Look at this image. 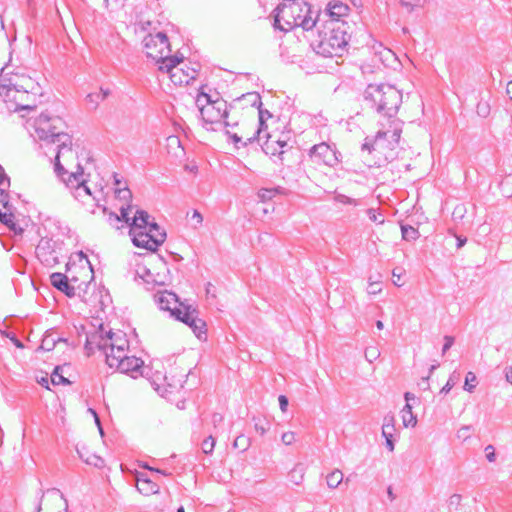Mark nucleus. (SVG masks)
<instances>
[{
  "label": "nucleus",
  "mask_w": 512,
  "mask_h": 512,
  "mask_svg": "<svg viewBox=\"0 0 512 512\" xmlns=\"http://www.w3.org/2000/svg\"><path fill=\"white\" fill-rule=\"evenodd\" d=\"M364 97L389 121L388 129L379 130L374 140L367 138L362 145V150L373 156L372 159H365L366 165L381 167L394 158V150L400 139L402 124L394 117L402 102V94L390 84H369Z\"/></svg>",
  "instance_id": "f257e3e1"
},
{
  "label": "nucleus",
  "mask_w": 512,
  "mask_h": 512,
  "mask_svg": "<svg viewBox=\"0 0 512 512\" xmlns=\"http://www.w3.org/2000/svg\"><path fill=\"white\" fill-rule=\"evenodd\" d=\"M85 349L89 355L96 350L102 352L110 368L129 374L132 378L143 375L144 361L128 355L129 341L122 331H105L101 325L99 330L87 333Z\"/></svg>",
  "instance_id": "f03ea898"
},
{
  "label": "nucleus",
  "mask_w": 512,
  "mask_h": 512,
  "mask_svg": "<svg viewBox=\"0 0 512 512\" xmlns=\"http://www.w3.org/2000/svg\"><path fill=\"white\" fill-rule=\"evenodd\" d=\"M57 152L55 156V172L66 187L71 191L75 199L83 204L94 202L96 191L88 186L87 175L77 161V153L71 147L69 141H57Z\"/></svg>",
  "instance_id": "7ed1b4c3"
},
{
  "label": "nucleus",
  "mask_w": 512,
  "mask_h": 512,
  "mask_svg": "<svg viewBox=\"0 0 512 512\" xmlns=\"http://www.w3.org/2000/svg\"><path fill=\"white\" fill-rule=\"evenodd\" d=\"M38 94L39 86L31 77L15 75L0 80V97L10 110H33Z\"/></svg>",
  "instance_id": "20e7f679"
},
{
  "label": "nucleus",
  "mask_w": 512,
  "mask_h": 512,
  "mask_svg": "<svg viewBox=\"0 0 512 512\" xmlns=\"http://www.w3.org/2000/svg\"><path fill=\"white\" fill-rule=\"evenodd\" d=\"M310 6L303 0H283L275 9L274 25L288 32L296 27L309 31L317 26Z\"/></svg>",
  "instance_id": "39448f33"
},
{
  "label": "nucleus",
  "mask_w": 512,
  "mask_h": 512,
  "mask_svg": "<svg viewBox=\"0 0 512 512\" xmlns=\"http://www.w3.org/2000/svg\"><path fill=\"white\" fill-rule=\"evenodd\" d=\"M154 301L161 310L169 312L171 317L189 326L199 339L206 334V323L198 317V311L179 302L175 293L167 290L158 291L154 294Z\"/></svg>",
  "instance_id": "423d86ee"
},
{
  "label": "nucleus",
  "mask_w": 512,
  "mask_h": 512,
  "mask_svg": "<svg viewBox=\"0 0 512 512\" xmlns=\"http://www.w3.org/2000/svg\"><path fill=\"white\" fill-rule=\"evenodd\" d=\"M322 25L323 30H319V40L314 46L316 53L324 57L342 56L350 39L347 24L331 22V25Z\"/></svg>",
  "instance_id": "0eeeda50"
},
{
  "label": "nucleus",
  "mask_w": 512,
  "mask_h": 512,
  "mask_svg": "<svg viewBox=\"0 0 512 512\" xmlns=\"http://www.w3.org/2000/svg\"><path fill=\"white\" fill-rule=\"evenodd\" d=\"M64 129L63 119L48 113H42L37 118L28 121V130L31 136L47 143L69 141V135Z\"/></svg>",
  "instance_id": "6e6552de"
},
{
  "label": "nucleus",
  "mask_w": 512,
  "mask_h": 512,
  "mask_svg": "<svg viewBox=\"0 0 512 512\" xmlns=\"http://www.w3.org/2000/svg\"><path fill=\"white\" fill-rule=\"evenodd\" d=\"M195 102L204 125L211 126L209 129L216 130L215 126L223 124V119L228 115L227 102L218 93L208 94L201 91Z\"/></svg>",
  "instance_id": "1a4fd4ad"
},
{
  "label": "nucleus",
  "mask_w": 512,
  "mask_h": 512,
  "mask_svg": "<svg viewBox=\"0 0 512 512\" xmlns=\"http://www.w3.org/2000/svg\"><path fill=\"white\" fill-rule=\"evenodd\" d=\"M67 274L53 273L50 276L51 284L65 293L68 297L80 296L90 282V272L83 267V277L77 273V265L72 259L67 263Z\"/></svg>",
  "instance_id": "9d476101"
},
{
  "label": "nucleus",
  "mask_w": 512,
  "mask_h": 512,
  "mask_svg": "<svg viewBox=\"0 0 512 512\" xmlns=\"http://www.w3.org/2000/svg\"><path fill=\"white\" fill-rule=\"evenodd\" d=\"M159 70L169 74L170 80L175 85H186L194 80L198 74L196 67H188L183 64V56H172L166 59L164 65H159Z\"/></svg>",
  "instance_id": "9b49d317"
},
{
  "label": "nucleus",
  "mask_w": 512,
  "mask_h": 512,
  "mask_svg": "<svg viewBox=\"0 0 512 512\" xmlns=\"http://www.w3.org/2000/svg\"><path fill=\"white\" fill-rule=\"evenodd\" d=\"M144 49L147 57L153 59L159 65H164L169 56L170 45L166 34L158 32L156 34H149L143 40Z\"/></svg>",
  "instance_id": "f8f14e48"
},
{
  "label": "nucleus",
  "mask_w": 512,
  "mask_h": 512,
  "mask_svg": "<svg viewBox=\"0 0 512 512\" xmlns=\"http://www.w3.org/2000/svg\"><path fill=\"white\" fill-rule=\"evenodd\" d=\"M135 246L155 251L166 238V233L158 225H151L150 230L129 231Z\"/></svg>",
  "instance_id": "ddd939ff"
},
{
  "label": "nucleus",
  "mask_w": 512,
  "mask_h": 512,
  "mask_svg": "<svg viewBox=\"0 0 512 512\" xmlns=\"http://www.w3.org/2000/svg\"><path fill=\"white\" fill-rule=\"evenodd\" d=\"M349 10L348 5L340 1L329 2L326 9L314 18L317 20L316 27L319 29L320 24L331 25V22L345 23L343 18L348 16Z\"/></svg>",
  "instance_id": "4468645a"
},
{
  "label": "nucleus",
  "mask_w": 512,
  "mask_h": 512,
  "mask_svg": "<svg viewBox=\"0 0 512 512\" xmlns=\"http://www.w3.org/2000/svg\"><path fill=\"white\" fill-rule=\"evenodd\" d=\"M309 156L315 163H322L329 167H334L340 162V153L335 146H331L326 142L314 145L309 152Z\"/></svg>",
  "instance_id": "2eb2a0df"
},
{
  "label": "nucleus",
  "mask_w": 512,
  "mask_h": 512,
  "mask_svg": "<svg viewBox=\"0 0 512 512\" xmlns=\"http://www.w3.org/2000/svg\"><path fill=\"white\" fill-rule=\"evenodd\" d=\"M130 211V205L120 207L121 218L129 224V231L150 230L151 225H157V223L150 221V216L146 211L137 210L132 218L129 217Z\"/></svg>",
  "instance_id": "dca6fc26"
},
{
  "label": "nucleus",
  "mask_w": 512,
  "mask_h": 512,
  "mask_svg": "<svg viewBox=\"0 0 512 512\" xmlns=\"http://www.w3.org/2000/svg\"><path fill=\"white\" fill-rule=\"evenodd\" d=\"M271 114L267 110L259 109L258 112V128L251 135L245 134L239 136L237 133H231L227 131V135L232 139L235 144L242 143L244 146L252 143L257 140L258 142L262 141V134L266 131L265 120L270 118Z\"/></svg>",
  "instance_id": "f3484780"
},
{
  "label": "nucleus",
  "mask_w": 512,
  "mask_h": 512,
  "mask_svg": "<svg viewBox=\"0 0 512 512\" xmlns=\"http://www.w3.org/2000/svg\"><path fill=\"white\" fill-rule=\"evenodd\" d=\"M111 91L107 87H100L96 91L88 93L85 97V105L90 110H96L98 106L110 95Z\"/></svg>",
  "instance_id": "a211bd4d"
},
{
  "label": "nucleus",
  "mask_w": 512,
  "mask_h": 512,
  "mask_svg": "<svg viewBox=\"0 0 512 512\" xmlns=\"http://www.w3.org/2000/svg\"><path fill=\"white\" fill-rule=\"evenodd\" d=\"M374 51L375 56H377L379 61H381L385 66H390L397 61L395 53L392 50L383 47L382 44L374 46Z\"/></svg>",
  "instance_id": "6ab92c4d"
},
{
  "label": "nucleus",
  "mask_w": 512,
  "mask_h": 512,
  "mask_svg": "<svg viewBox=\"0 0 512 512\" xmlns=\"http://www.w3.org/2000/svg\"><path fill=\"white\" fill-rule=\"evenodd\" d=\"M265 138V141L261 144L263 151L266 154L275 156V155H281L284 150H280V148H277V140L276 137L273 135L264 132L262 134V139Z\"/></svg>",
  "instance_id": "aec40b11"
},
{
  "label": "nucleus",
  "mask_w": 512,
  "mask_h": 512,
  "mask_svg": "<svg viewBox=\"0 0 512 512\" xmlns=\"http://www.w3.org/2000/svg\"><path fill=\"white\" fill-rule=\"evenodd\" d=\"M137 490L144 495L156 494L159 492V486L152 480L138 477L137 478Z\"/></svg>",
  "instance_id": "412c9836"
},
{
  "label": "nucleus",
  "mask_w": 512,
  "mask_h": 512,
  "mask_svg": "<svg viewBox=\"0 0 512 512\" xmlns=\"http://www.w3.org/2000/svg\"><path fill=\"white\" fill-rule=\"evenodd\" d=\"M77 454L80 459H82L86 464L100 468L104 465V460L95 455V454H89L87 451H85L84 448L80 449L77 448Z\"/></svg>",
  "instance_id": "4be33fe9"
},
{
  "label": "nucleus",
  "mask_w": 512,
  "mask_h": 512,
  "mask_svg": "<svg viewBox=\"0 0 512 512\" xmlns=\"http://www.w3.org/2000/svg\"><path fill=\"white\" fill-rule=\"evenodd\" d=\"M401 419L404 427H415L417 424V418L412 412V406L410 403H406L405 406L402 408L401 412Z\"/></svg>",
  "instance_id": "5701e85b"
},
{
  "label": "nucleus",
  "mask_w": 512,
  "mask_h": 512,
  "mask_svg": "<svg viewBox=\"0 0 512 512\" xmlns=\"http://www.w3.org/2000/svg\"><path fill=\"white\" fill-rule=\"evenodd\" d=\"M396 431L395 428V418L393 414H387L383 418L382 424V436H394Z\"/></svg>",
  "instance_id": "b1692460"
},
{
  "label": "nucleus",
  "mask_w": 512,
  "mask_h": 512,
  "mask_svg": "<svg viewBox=\"0 0 512 512\" xmlns=\"http://www.w3.org/2000/svg\"><path fill=\"white\" fill-rule=\"evenodd\" d=\"M343 473L339 469L333 470L326 477V482L329 488L335 489L337 488L343 481Z\"/></svg>",
  "instance_id": "393cba45"
},
{
  "label": "nucleus",
  "mask_w": 512,
  "mask_h": 512,
  "mask_svg": "<svg viewBox=\"0 0 512 512\" xmlns=\"http://www.w3.org/2000/svg\"><path fill=\"white\" fill-rule=\"evenodd\" d=\"M115 193L117 198L125 202H129L132 199V193L127 187H121V181L115 179Z\"/></svg>",
  "instance_id": "a878e982"
},
{
  "label": "nucleus",
  "mask_w": 512,
  "mask_h": 512,
  "mask_svg": "<svg viewBox=\"0 0 512 512\" xmlns=\"http://www.w3.org/2000/svg\"><path fill=\"white\" fill-rule=\"evenodd\" d=\"M75 257L78 258V260L80 262V265L77 266V270L80 269L78 274L83 277V275H84L83 274V267H85L90 272V280H91L92 279L93 269L91 267L90 262L87 259V256L82 251H80V252L76 253Z\"/></svg>",
  "instance_id": "bb28decb"
},
{
  "label": "nucleus",
  "mask_w": 512,
  "mask_h": 512,
  "mask_svg": "<svg viewBox=\"0 0 512 512\" xmlns=\"http://www.w3.org/2000/svg\"><path fill=\"white\" fill-rule=\"evenodd\" d=\"M58 341H62V339L56 337L54 333H48L42 339L41 348L50 351L55 347Z\"/></svg>",
  "instance_id": "cd10ccee"
},
{
  "label": "nucleus",
  "mask_w": 512,
  "mask_h": 512,
  "mask_svg": "<svg viewBox=\"0 0 512 512\" xmlns=\"http://www.w3.org/2000/svg\"><path fill=\"white\" fill-rule=\"evenodd\" d=\"M289 477L295 485H300L304 479V468L301 465H296L289 473Z\"/></svg>",
  "instance_id": "c85d7f7f"
},
{
  "label": "nucleus",
  "mask_w": 512,
  "mask_h": 512,
  "mask_svg": "<svg viewBox=\"0 0 512 512\" xmlns=\"http://www.w3.org/2000/svg\"><path fill=\"white\" fill-rule=\"evenodd\" d=\"M502 194L506 197L512 196V174L507 175L500 183Z\"/></svg>",
  "instance_id": "c756f323"
},
{
  "label": "nucleus",
  "mask_w": 512,
  "mask_h": 512,
  "mask_svg": "<svg viewBox=\"0 0 512 512\" xmlns=\"http://www.w3.org/2000/svg\"><path fill=\"white\" fill-rule=\"evenodd\" d=\"M277 193V188H263L258 192V197L261 199V201L266 202L273 199Z\"/></svg>",
  "instance_id": "7c9ffc66"
},
{
  "label": "nucleus",
  "mask_w": 512,
  "mask_h": 512,
  "mask_svg": "<svg viewBox=\"0 0 512 512\" xmlns=\"http://www.w3.org/2000/svg\"><path fill=\"white\" fill-rule=\"evenodd\" d=\"M476 382H477L476 375L473 372L469 371L465 377V383H464V387H463L464 390H466L470 393L473 392V390L476 387Z\"/></svg>",
  "instance_id": "2f4dec72"
},
{
  "label": "nucleus",
  "mask_w": 512,
  "mask_h": 512,
  "mask_svg": "<svg viewBox=\"0 0 512 512\" xmlns=\"http://www.w3.org/2000/svg\"><path fill=\"white\" fill-rule=\"evenodd\" d=\"M233 446L241 451H246L250 446V439L244 435H239L234 440Z\"/></svg>",
  "instance_id": "473e14b6"
},
{
  "label": "nucleus",
  "mask_w": 512,
  "mask_h": 512,
  "mask_svg": "<svg viewBox=\"0 0 512 512\" xmlns=\"http://www.w3.org/2000/svg\"><path fill=\"white\" fill-rule=\"evenodd\" d=\"M380 357V351L375 346L367 347L365 350V359L369 363H373L375 360H377Z\"/></svg>",
  "instance_id": "72a5a7b5"
},
{
  "label": "nucleus",
  "mask_w": 512,
  "mask_h": 512,
  "mask_svg": "<svg viewBox=\"0 0 512 512\" xmlns=\"http://www.w3.org/2000/svg\"><path fill=\"white\" fill-rule=\"evenodd\" d=\"M51 494L55 496V501L57 502L58 507H63L65 511L68 509V501L64 497V495L57 489H53L51 491Z\"/></svg>",
  "instance_id": "f704fd0d"
},
{
  "label": "nucleus",
  "mask_w": 512,
  "mask_h": 512,
  "mask_svg": "<svg viewBox=\"0 0 512 512\" xmlns=\"http://www.w3.org/2000/svg\"><path fill=\"white\" fill-rule=\"evenodd\" d=\"M215 439L212 436L207 437L201 443V449L205 454H211L215 447Z\"/></svg>",
  "instance_id": "c9c22d12"
},
{
  "label": "nucleus",
  "mask_w": 512,
  "mask_h": 512,
  "mask_svg": "<svg viewBox=\"0 0 512 512\" xmlns=\"http://www.w3.org/2000/svg\"><path fill=\"white\" fill-rule=\"evenodd\" d=\"M402 237L405 240L416 239L418 237V231L412 226H402Z\"/></svg>",
  "instance_id": "e433bc0d"
},
{
  "label": "nucleus",
  "mask_w": 512,
  "mask_h": 512,
  "mask_svg": "<svg viewBox=\"0 0 512 512\" xmlns=\"http://www.w3.org/2000/svg\"><path fill=\"white\" fill-rule=\"evenodd\" d=\"M334 200L337 203L344 204V205H354V206L359 205L358 200L348 197L344 194H336L334 197Z\"/></svg>",
  "instance_id": "4c0bfd02"
},
{
  "label": "nucleus",
  "mask_w": 512,
  "mask_h": 512,
  "mask_svg": "<svg viewBox=\"0 0 512 512\" xmlns=\"http://www.w3.org/2000/svg\"><path fill=\"white\" fill-rule=\"evenodd\" d=\"M59 371L60 368L56 367L54 372L51 374V382L54 385L68 384L69 381Z\"/></svg>",
  "instance_id": "58836bf2"
},
{
  "label": "nucleus",
  "mask_w": 512,
  "mask_h": 512,
  "mask_svg": "<svg viewBox=\"0 0 512 512\" xmlns=\"http://www.w3.org/2000/svg\"><path fill=\"white\" fill-rule=\"evenodd\" d=\"M367 215L372 222H375L378 224L384 223V217L377 209H374V208L368 209Z\"/></svg>",
  "instance_id": "ea45409f"
},
{
  "label": "nucleus",
  "mask_w": 512,
  "mask_h": 512,
  "mask_svg": "<svg viewBox=\"0 0 512 512\" xmlns=\"http://www.w3.org/2000/svg\"><path fill=\"white\" fill-rule=\"evenodd\" d=\"M470 431H471L470 425H463L462 427H460L457 430L456 436L458 439L466 441L470 438Z\"/></svg>",
  "instance_id": "a19ab883"
},
{
  "label": "nucleus",
  "mask_w": 512,
  "mask_h": 512,
  "mask_svg": "<svg viewBox=\"0 0 512 512\" xmlns=\"http://www.w3.org/2000/svg\"><path fill=\"white\" fill-rule=\"evenodd\" d=\"M281 440L285 445H292L296 441V434L292 431L284 432L281 436Z\"/></svg>",
  "instance_id": "79ce46f5"
},
{
  "label": "nucleus",
  "mask_w": 512,
  "mask_h": 512,
  "mask_svg": "<svg viewBox=\"0 0 512 512\" xmlns=\"http://www.w3.org/2000/svg\"><path fill=\"white\" fill-rule=\"evenodd\" d=\"M254 428L255 431L262 436L268 431L269 425L265 421H258L255 423Z\"/></svg>",
  "instance_id": "37998d69"
},
{
  "label": "nucleus",
  "mask_w": 512,
  "mask_h": 512,
  "mask_svg": "<svg viewBox=\"0 0 512 512\" xmlns=\"http://www.w3.org/2000/svg\"><path fill=\"white\" fill-rule=\"evenodd\" d=\"M485 456H486V459L489 461V462H495L496 461V453H495V448L494 446L492 445H487L485 447Z\"/></svg>",
  "instance_id": "c03bdc74"
},
{
  "label": "nucleus",
  "mask_w": 512,
  "mask_h": 512,
  "mask_svg": "<svg viewBox=\"0 0 512 512\" xmlns=\"http://www.w3.org/2000/svg\"><path fill=\"white\" fill-rule=\"evenodd\" d=\"M381 291H382V288L380 287L379 282H372V281L369 282V286L367 289V292L369 294L376 295V294L380 293Z\"/></svg>",
  "instance_id": "a18cd8bd"
},
{
  "label": "nucleus",
  "mask_w": 512,
  "mask_h": 512,
  "mask_svg": "<svg viewBox=\"0 0 512 512\" xmlns=\"http://www.w3.org/2000/svg\"><path fill=\"white\" fill-rule=\"evenodd\" d=\"M166 141H167V146L170 148H172V147L181 148V142H180V139L178 136H175V135L169 136V137H167Z\"/></svg>",
  "instance_id": "49530a36"
},
{
  "label": "nucleus",
  "mask_w": 512,
  "mask_h": 512,
  "mask_svg": "<svg viewBox=\"0 0 512 512\" xmlns=\"http://www.w3.org/2000/svg\"><path fill=\"white\" fill-rule=\"evenodd\" d=\"M454 344V337L446 335L444 336V345L442 347V354L444 355Z\"/></svg>",
  "instance_id": "de8ad7c7"
},
{
  "label": "nucleus",
  "mask_w": 512,
  "mask_h": 512,
  "mask_svg": "<svg viewBox=\"0 0 512 512\" xmlns=\"http://www.w3.org/2000/svg\"><path fill=\"white\" fill-rule=\"evenodd\" d=\"M191 220L192 221H195L196 225H201L202 222H203V217L201 215V213L198 211V210H194L193 213H192V216H191Z\"/></svg>",
  "instance_id": "09e8293b"
},
{
  "label": "nucleus",
  "mask_w": 512,
  "mask_h": 512,
  "mask_svg": "<svg viewBox=\"0 0 512 512\" xmlns=\"http://www.w3.org/2000/svg\"><path fill=\"white\" fill-rule=\"evenodd\" d=\"M477 112L479 115L486 117L489 113V107L487 104H478Z\"/></svg>",
  "instance_id": "8fccbe9b"
},
{
  "label": "nucleus",
  "mask_w": 512,
  "mask_h": 512,
  "mask_svg": "<svg viewBox=\"0 0 512 512\" xmlns=\"http://www.w3.org/2000/svg\"><path fill=\"white\" fill-rule=\"evenodd\" d=\"M247 97L250 98L249 100L252 102V104L254 106H256V105L260 106L261 105V99H260L259 94H257V93H249V94H247Z\"/></svg>",
  "instance_id": "3c124183"
},
{
  "label": "nucleus",
  "mask_w": 512,
  "mask_h": 512,
  "mask_svg": "<svg viewBox=\"0 0 512 512\" xmlns=\"http://www.w3.org/2000/svg\"><path fill=\"white\" fill-rule=\"evenodd\" d=\"M279 406H280V409L282 412H285L287 410V407H288V399L286 396L284 395H280L279 396Z\"/></svg>",
  "instance_id": "603ef678"
},
{
  "label": "nucleus",
  "mask_w": 512,
  "mask_h": 512,
  "mask_svg": "<svg viewBox=\"0 0 512 512\" xmlns=\"http://www.w3.org/2000/svg\"><path fill=\"white\" fill-rule=\"evenodd\" d=\"M399 4H400L403 8H405V9H406V11H407L408 13L413 12V11H414V8H415V6H416L415 4H412V3L407 2V1H405V0H399Z\"/></svg>",
  "instance_id": "864d4df0"
},
{
  "label": "nucleus",
  "mask_w": 512,
  "mask_h": 512,
  "mask_svg": "<svg viewBox=\"0 0 512 512\" xmlns=\"http://www.w3.org/2000/svg\"><path fill=\"white\" fill-rule=\"evenodd\" d=\"M461 502V495L453 494L449 499L450 506H458Z\"/></svg>",
  "instance_id": "5fc2aeb1"
},
{
  "label": "nucleus",
  "mask_w": 512,
  "mask_h": 512,
  "mask_svg": "<svg viewBox=\"0 0 512 512\" xmlns=\"http://www.w3.org/2000/svg\"><path fill=\"white\" fill-rule=\"evenodd\" d=\"M454 386V382L452 381V379L450 378L447 383L442 387L441 389V393H444V394H447L451 391V389L453 388Z\"/></svg>",
  "instance_id": "6e6d98bb"
},
{
  "label": "nucleus",
  "mask_w": 512,
  "mask_h": 512,
  "mask_svg": "<svg viewBox=\"0 0 512 512\" xmlns=\"http://www.w3.org/2000/svg\"><path fill=\"white\" fill-rule=\"evenodd\" d=\"M386 440V447L389 449V451H394V441H393V435L391 436H383Z\"/></svg>",
  "instance_id": "4d7b16f0"
},
{
  "label": "nucleus",
  "mask_w": 512,
  "mask_h": 512,
  "mask_svg": "<svg viewBox=\"0 0 512 512\" xmlns=\"http://www.w3.org/2000/svg\"><path fill=\"white\" fill-rule=\"evenodd\" d=\"M223 421V416L219 413H215L213 414L212 416V423L215 427H217V425H219L220 423H222Z\"/></svg>",
  "instance_id": "13d9d810"
},
{
  "label": "nucleus",
  "mask_w": 512,
  "mask_h": 512,
  "mask_svg": "<svg viewBox=\"0 0 512 512\" xmlns=\"http://www.w3.org/2000/svg\"><path fill=\"white\" fill-rule=\"evenodd\" d=\"M506 381L512 384V366H507L504 370Z\"/></svg>",
  "instance_id": "bf43d9fd"
},
{
  "label": "nucleus",
  "mask_w": 512,
  "mask_h": 512,
  "mask_svg": "<svg viewBox=\"0 0 512 512\" xmlns=\"http://www.w3.org/2000/svg\"><path fill=\"white\" fill-rule=\"evenodd\" d=\"M392 275H393V277H394V278H397V281H395V280H394V281H393V283H394L396 286H398V287L402 286V284H400V283L398 282V281L400 280V278H401L402 273H401L398 269H394V270L392 271Z\"/></svg>",
  "instance_id": "052dcab7"
},
{
  "label": "nucleus",
  "mask_w": 512,
  "mask_h": 512,
  "mask_svg": "<svg viewBox=\"0 0 512 512\" xmlns=\"http://www.w3.org/2000/svg\"><path fill=\"white\" fill-rule=\"evenodd\" d=\"M7 336L10 338V340L14 343V345L16 347H18V348H22L23 347L22 342L20 340H18L14 334L7 335Z\"/></svg>",
  "instance_id": "680f3d73"
},
{
  "label": "nucleus",
  "mask_w": 512,
  "mask_h": 512,
  "mask_svg": "<svg viewBox=\"0 0 512 512\" xmlns=\"http://www.w3.org/2000/svg\"><path fill=\"white\" fill-rule=\"evenodd\" d=\"M89 411L93 414V416L95 418V422L98 425L99 431H100L101 435H103V430H102V427L100 425V420H99V417H98L97 413L94 410H92V409H89Z\"/></svg>",
  "instance_id": "e2e57ef3"
},
{
  "label": "nucleus",
  "mask_w": 512,
  "mask_h": 512,
  "mask_svg": "<svg viewBox=\"0 0 512 512\" xmlns=\"http://www.w3.org/2000/svg\"><path fill=\"white\" fill-rule=\"evenodd\" d=\"M277 140V148H280V150H284V148L287 146V141L281 138H276Z\"/></svg>",
  "instance_id": "0e129e2a"
},
{
  "label": "nucleus",
  "mask_w": 512,
  "mask_h": 512,
  "mask_svg": "<svg viewBox=\"0 0 512 512\" xmlns=\"http://www.w3.org/2000/svg\"><path fill=\"white\" fill-rule=\"evenodd\" d=\"M465 211V208L463 206H458L455 208L454 212H453V215H459L460 218L463 217V213Z\"/></svg>",
  "instance_id": "69168bd1"
},
{
  "label": "nucleus",
  "mask_w": 512,
  "mask_h": 512,
  "mask_svg": "<svg viewBox=\"0 0 512 512\" xmlns=\"http://www.w3.org/2000/svg\"><path fill=\"white\" fill-rule=\"evenodd\" d=\"M506 93L509 98L512 100V81H509L506 86Z\"/></svg>",
  "instance_id": "338daca9"
},
{
  "label": "nucleus",
  "mask_w": 512,
  "mask_h": 512,
  "mask_svg": "<svg viewBox=\"0 0 512 512\" xmlns=\"http://www.w3.org/2000/svg\"><path fill=\"white\" fill-rule=\"evenodd\" d=\"M404 398L406 400V403H409L411 400H414L415 399V396L414 394L410 393V392H406L404 394Z\"/></svg>",
  "instance_id": "774afa93"
}]
</instances>
